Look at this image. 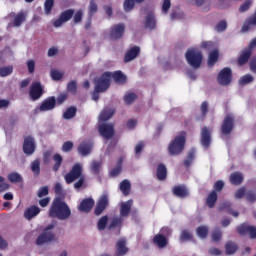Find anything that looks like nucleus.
I'll list each match as a JSON object with an SVG mask.
<instances>
[{"mask_svg": "<svg viewBox=\"0 0 256 256\" xmlns=\"http://www.w3.org/2000/svg\"><path fill=\"white\" fill-rule=\"evenodd\" d=\"M49 217L51 219H59L60 221H65L71 217V209L61 200V198H55L49 209Z\"/></svg>", "mask_w": 256, "mask_h": 256, "instance_id": "obj_1", "label": "nucleus"}, {"mask_svg": "<svg viewBox=\"0 0 256 256\" xmlns=\"http://www.w3.org/2000/svg\"><path fill=\"white\" fill-rule=\"evenodd\" d=\"M67 185H71L74 181H78L74 184V189H81L85 185V176H83V166L76 163L72 166L71 170L64 176Z\"/></svg>", "mask_w": 256, "mask_h": 256, "instance_id": "obj_2", "label": "nucleus"}, {"mask_svg": "<svg viewBox=\"0 0 256 256\" xmlns=\"http://www.w3.org/2000/svg\"><path fill=\"white\" fill-rule=\"evenodd\" d=\"M187 144V132L181 131L178 136L174 138L168 145L169 155L172 157H176L177 155H181L185 150V145Z\"/></svg>", "mask_w": 256, "mask_h": 256, "instance_id": "obj_3", "label": "nucleus"}, {"mask_svg": "<svg viewBox=\"0 0 256 256\" xmlns=\"http://www.w3.org/2000/svg\"><path fill=\"white\" fill-rule=\"evenodd\" d=\"M185 59L193 69H199L203 63V52L198 48H189L185 53Z\"/></svg>", "mask_w": 256, "mask_h": 256, "instance_id": "obj_4", "label": "nucleus"}, {"mask_svg": "<svg viewBox=\"0 0 256 256\" xmlns=\"http://www.w3.org/2000/svg\"><path fill=\"white\" fill-rule=\"evenodd\" d=\"M111 87V72H104L95 80V91L97 93H105Z\"/></svg>", "mask_w": 256, "mask_h": 256, "instance_id": "obj_5", "label": "nucleus"}, {"mask_svg": "<svg viewBox=\"0 0 256 256\" xmlns=\"http://www.w3.org/2000/svg\"><path fill=\"white\" fill-rule=\"evenodd\" d=\"M51 229H55V224H49L46 229L36 239V245H45V243H51L55 241V235L51 232Z\"/></svg>", "mask_w": 256, "mask_h": 256, "instance_id": "obj_6", "label": "nucleus"}, {"mask_svg": "<svg viewBox=\"0 0 256 256\" xmlns=\"http://www.w3.org/2000/svg\"><path fill=\"white\" fill-rule=\"evenodd\" d=\"M232 77L233 72L231 71V68L225 67L219 72L217 76V82L219 85L227 87V85H231Z\"/></svg>", "mask_w": 256, "mask_h": 256, "instance_id": "obj_7", "label": "nucleus"}, {"mask_svg": "<svg viewBox=\"0 0 256 256\" xmlns=\"http://www.w3.org/2000/svg\"><path fill=\"white\" fill-rule=\"evenodd\" d=\"M75 15L74 9H67L60 13L59 17L53 22V26L58 28L62 27L64 23L71 21Z\"/></svg>", "mask_w": 256, "mask_h": 256, "instance_id": "obj_8", "label": "nucleus"}, {"mask_svg": "<svg viewBox=\"0 0 256 256\" xmlns=\"http://www.w3.org/2000/svg\"><path fill=\"white\" fill-rule=\"evenodd\" d=\"M98 131L101 137L109 141V139H113L115 135V126L113 124L103 123L99 125Z\"/></svg>", "mask_w": 256, "mask_h": 256, "instance_id": "obj_9", "label": "nucleus"}, {"mask_svg": "<svg viewBox=\"0 0 256 256\" xmlns=\"http://www.w3.org/2000/svg\"><path fill=\"white\" fill-rule=\"evenodd\" d=\"M43 86L41 82H33L30 86L29 97L31 101H39L40 97H43Z\"/></svg>", "mask_w": 256, "mask_h": 256, "instance_id": "obj_10", "label": "nucleus"}, {"mask_svg": "<svg viewBox=\"0 0 256 256\" xmlns=\"http://www.w3.org/2000/svg\"><path fill=\"white\" fill-rule=\"evenodd\" d=\"M107 207H109V195L103 194L102 196H100L96 203V206L94 208V215L99 217V215H102Z\"/></svg>", "mask_w": 256, "mask_h": 256, "instance_id": "obj_11", "label": "nucleus"}, {"mask_svg": "<svg viewBox=\"0 0 256 256\" xmlns=\"http://www.w3.org/2000/svg\"><path fill=\"white\" fill-rule=\"evenodd\" d=\"M235 128V118L231 114H227L222 122L221 131L223 135H231Z\"/></svg>", "mask_w": 256, "mask_h": 256, "instance_id": "obj_12", "label": "nucleus"}, {"mask_svg": "<svg viewBox=\"0 0 256 256\" xmlns=\"http://www.w3.org/2000/svg\"><path fill=\"white\" fill-rule=\"evenodd\" d=\"M236 230H237V233H239L242 237H245V235H250V239H256L255 226L242 223L239 226H237Z\"/></svg>", "mask_w": 256, "mask_h": 256, "instance_id": "obj_13", "label": "nucleus"}, {"mask_svg": "<svg viewBox=\"0 0 256 256\" xmlns=\"http://www.w3.org/2000/svg\"><path fill=\"white\" fill-rule=\"evenodd\" d=\"M77 151L81 157H87V155L91 154V151H93V141L91 140H83L78 148Z\"/></svg>", "mask_w": 256, "mask_h": 256, "instance_id": "obj_14", "label": "nucleus"}, {"mask_svg": "<svg viewBox=\"0 0 256 256\" xmlns=\"http://www.w3.org/2000/svg\"><path fill=\"white\" fill-rule=\"evenodd\" d=\"M200 143L205 149H209L211 145V130L207 126L201 128Z\"/></svg>", "mask_w": 256, "mask_h": 256, "instance_id": "obj_15", "label": "nucleus"}, {"mask_svg": "<svg viewBox=\"0 0 256 256\" xmlns=\"http://www.w3.org/2000/svg\"><path fill=\"white\" fill-rule=\"evenodd\" d=\"M56 106L57 98H55V96H50L42 101L41 105L39 106V111H53V109H55Z\"/></svg>", "mask_w": 256, "mask_h": 256, "instance_id": "obj_16", "label": "nucleus"}, {"mask_svg": "<svg viewBox=\"0 0 256 256\" xmlns=\"http://www.w3.org/2000/svg\"><path fill=\"white\" fill-rule=\"evenodd\" d=\"M172 195L178 197V199H187L190 195L189 188L183 184L176 185L172 188Z\"/></svg>", "mask_w": 256, "mask_h": 256, "instance_id": "obj_17", "label": "nucleus"}, {"mask_svg": "<svg viewBox=\"0 0 256 256\" xmlns=\"http://www.w3.org/2000/svg\"><path fill=\"white\" fill-rule=\"evenodd\" d=\"M35 148V138L31 136H27L26 138H24L23 152L25 153V155H33V153H35Z\"/></svg>", "mask_w": 256, "mask_h": 256, "instance_id": "obj_18", "label": "nucleus"}, {"mask_svg": "<svg viewBox=\"0 0 256 256\" xmlns=\"http://www.w3.org/2000/svg\"><path fill=\"white\" fill-rule=\"evenodd\" d=\"M125 33V24H116L111 27L110 30V39L112 41H117V39H121L123 37V34Z\"/></svg>", "mask_w": 256, "mask_h": 256, "instance_id": "obj_19", "label": "nucleus"}, {"mask_svg": "<svg viewBox=\"0 0 256 256\" xmlns=\"http://www.w3.org/2000/svg\"><path fill=\"white\" fill-rule=\"evenodd\" d=\"M251 55H253V50H251L249 46L248 48H245L244 50H242L237 59V64L239 65V67H243V65H246V63H249V60L251 59Z\"/></svg>", "mask_w": 256, "mask_h": 256, "instance_id": "obj_20", "label": "nucleus"}, {"mask_svg": "<svg viewBox=\"0 0 256 256\" xmlns=\"http://www.w3.org/2000/svg\"><path fill=\"white\" fill-rule=\"evenodd\" d=\"M141 53V48L139 46H133L124 55V63H131L133 59H137Z\"/></svg>", "mask_w": 256, "mask_h": 256, "instance_id": "obj_21", "label": "nucleus"}, {"mask_svg": "<svg viewBox=\"0 0 256 256\" xmlns=\"http://www.w3.org/2000/svg\"><path fill=\"white\" fill-rule=\"evenodd\" d=\"M93 205H95V200L92 198L83 199L78 206L79 211L82 213H91V209H93Z\"/></svg>", "mask_w": 256, "mask_h": 256, "instance_id": "obj_22", "label": "nucleus"}, {"mask_svg": "<svg viewBox=\"0 0 256 256\" xmlns=\"http://www.w3.org/2000/svg\"><path fill=\"white\" fill-rule=\"evenodd\" d=\"M153 243L158 249H165L169 245V240L162 233H158L154 236Z\"/></svg>", "mask_w": 256, "mask_h": 256, "instance_id": "obj_23", "label": "nucleus"}, {"mask_svg": "<svg viewBox=\"0 0 256 256\" xmlns=\"http://www.w3.org/2000/svg\"><path fill=\"white\" fill-rule=\"evenodd\" d=\"M144 27L145 29H150V31L156 29L157 19H155V14L153 13V11L148 12V14L146 15Z\"/></svg>", "mask_w": 256, "mask_h": 256, "instance_id": "obj_24", "label": "nucleus"}, {"mask_svg": "<svg viewBox=\"0 0 256 256\" xmlns=\"http://www.w3.org/2000/svg\"><path fill=\"white\" fill-rule=\"evenodd\" d=\"M10 17H13V27H21L23 23H25L27 19V15L24 14V12H19L18 14H15V12L10 13Z\"/></svg>", "mask_w": 256, "mask_h": 256, "instance_id": "obj_25", "label": "nucleus"}, {"mask_svg": "<svg viewBox=\"0 0 256 256\" xmlns=\"http://www.w3.org/2000/svg\"><path fill=\"white\" fill-rule=\"evenodd\" d=\"M129 248H127V242L125 240H118L116 243V253L115 256H125L127 255Z\"/></svg>", "mask_w": 256, "mask_h": 256, "instance_id": "obj_26", "label": "nucleus"}, {"mask_svg": "<svg viewBox=\"0 0 256 256\" xmlns=\"http://www.w3.org/2000/svg\"><path fill=\"white\" fill-rule=\"evenodd\" d=\"M131 207H133L132 200L122 202L120 205V217H129V214L131 213Z\"/></svg>", "mask_w": 256, "mask_h": 256, "instance_id": "obj_27", "label": "nucleus"}, {"mask_svg": "<svg viewBox=\"0 0 256 256\" xmlns=\"http://www.w3.org/2000/svg\"><path fill=\"white\" fill-rule=\"evenodd\" d=\"M111 79H113L117 85H125V83H127V76H125L121 70L111 72Z\"/></svg>", "mask_w": 256, "mask_h": 256, "instance_id": "obj_28", "label": "nucleus"}, {"mask_svg": "<svg viewBox=\"0 0 256 256\" xmlns=\"http://www.w3.org/2000/svg\"><path fill=\"white\" fill-rule=\"evenodd\" d=\"M41 213V209L38 206H31L30 208H27L24 212V217L28 221H31L33 217H37Z\"/></svg>", "mask_w": 256, "mask_h": 256, "instance_id": "obj_29", "label": "nucleus"}, {"mask_svg": "<svg viewBox=\"0 0 256 256\" xmlns=\"http://www.w3.org/2000/svg\"><path fill=\"white\" fill-rule=\"evenodd\" d=\"M156 177L159 181H165V179H167V166H165V164H158L156 170Z\"/></svg>", "mask_w": 256, "mask_h": 256, "instance_id": "obj_30", "label": "nucleus"}, {"mask_svg": "<svg viewBox=\"0 0 256 256\" xmlns=\"http://www.w3.org/2000/svg\"><path fill=\"white\" fill-rule=\"evenodd\" d=\"M53 161H54V165L52 169L54 173H57V171L61 169V165H63V156H61V154L59 153H56L53 155Z\"/></svg>", "mask_w": 256, "mask_h": 256, "instance_id": "obj_31", "label": "nucleus"}, {"mask_svg": "<svg viewBox=\"0 0 256 256\" xmlns=\"http://www.w3.org/2000/svg\"><path fill=\"white\" fill-rule=\"evenodd\" d=\"M229 180L232 185H241V183H243V174H241V172H233Z\"/></svg>", "mask_w": 256, "mask_h": 256, "instance_id": "obj_32", "label": "nucleus"}, {"mask_svg": "<svg viewBox=\"0 0 256 256\" xmlns=\"http://www.w3.org/2000/svg\"><path fill=\"white\" fill-rule=\"evenodd\" d=\"M215 203H217V192L211 191L206 198V205L210 209H213V207H215Z\"/></svg>", "mask_w": 256, "mask_h": 256, "instance_id": "obj_33", "label": "nucleus"}, {"mask_svg": "<svg viewBox=\"0 0 256 256\" xmlns=\"http://www.w3.org/2000/svg\"><path fill=\"white\" fill-rule=\"evenodd\" d=\"M180 243H186V241H193V233L189 230H182L179 236Z\"/></svg>", "mask_w": 256, "mask_h": 256, "instance_id": "obj_34", "label": "nucleus"}, {"mask_svg": "<svg viewBox=\"0 0 256 256\" xmlns=\"http://www.w3.org/2000/svg\"><path fill=\"white\" fill-rule=\"evenodd\" d=\"M77 115V107L71 106L66 109L63 113V119L69 120L73 119Z\"/></svg>", "mask_w": 256, "mask_h": 256, "instance_id": "obj_35", "label": "nucleus"}, {"mask_svg": "<svg viewBox=\"0 0 256 256\" xmlns=\"http://www.w3.org/2000/svg\"><path fill=\"white\" fill-rule=\"evenodd\" d=\"M120 191L127 197L131 193V182L129 180H123L120 183Z\"/></svg>", "mask_w": 256, "mask_h": 256, "instance_id": "obj_36", "label": "nucleus"}, {"mask_svg": "<svg viewBox=\"0 0 256 256\" xmlns=\"http://www.w3.org/2000/svg\"><path fill=\"white\" fill-rule=\"evenodd\" d=\"M115 115V110L106 108L100 114V121H109Z\"/></svg>", "mask_w": 256, "mask_h": 256, "instance_id": "obj_37", "label": "nucleus"}, {"mask_svg": "<svg viewBox=\"0 0 256 256\" xmlns=\"http://www.w3.org/2000/svg\"><path fill=\"white\" fill-rule=\"evenodd\" d=\"M217 61H219V51L214 50L209 53L208 67H213V65H215V63H217Z\"/></svg>", "mask_w": 256, "mask_h": 256, "instance_id": "obj_38", "label": "nucleus"}, {"mask_svg": "<svg viewBox=\"0 0 256 256\" xmlns=\"http://www.w3.org/2000/svg\"><path fill=\"white\" fill-rule=\"evenodd\" d=\"M7 179L10 183H23V177L17 172L8 174Z\"/></svg>", "mask_w": 256, "mask_h": 256, "instance_id": "obj_39", "label": "nucleus"}, {"mask_svg": "<svg viewBox=\"0 0 256 256\" xmlns=\"http://www.w3.org/2000/svg\"><path fill=\"white\" fill-rule=\"evenodd\" d=\"M225 249H226V255H233L234 253L237 252V249H239V246H237L233 241H228L225 244Z\"/></svg>", "mask_w": 256, "mask_h": 256, "instance_id": "obj_40", "label": "nucleus"}, {"mask_svg": "<svg viewBox=\"0 0 256 256\" xmlns=\"http://www.w3.org/2000/svg\"><path fill=\"white\" fill-rule=\"evenodd\" d=\"M109 223V216H102L97 222L98 231H105L107 229V224Z\"/></svg>", "mask_w": 256, "mask_h": 256, "instance_id": "obj_41", "label": "nucleus"}, {"mask_svg": "<svg viewBox=\"0 0 256 256\" xmlns=\"http://www.w3.org/2000/svg\"><path fill=\"white\" fill-rule=\"evenodd\" d=\"M121 225H123V218L116 216L111 219L108 229H115V227H121Z\"/></svg>", "mask_w": 256, "mask_h": 256, "instance_id": "obj_42", "label": "nucleus"}, {"mask_svg": "<svg viewBox=\"0 0 256 256\" xmlns=\"http://www.w3.org/2000/svg\"><path fill=\"white\" fill-rule=\"evenodd\" d=\"M31 171L34 175L39 176L41 173V161L39 159L34 160L31 163Z\"/></svg>", "mask_w": 256, "mask_h": 256, "instance_id": "obj_43", "label": "nucleus"}, {"mask_svg": "<svg viewBox=\"0 0 256 256\" xmlns=\"http://www.w3.org/2000/svg\"><path fill=\"white\" fill-rule=\"evenodd\" d=\"M195 159V150H191L186 159L184 160L183 164H184V167H186V169H189V167H191L193 161Z\"/></svg>", "mask_w": 256, "mask_h": 256, "instance_id": "obj_44", "label": "nucleus"}, {"mask_svg": "<svg viewBox=\"0 0 256 256\" xmlns=\"http://www.w3.org/2000/svg\"><path fill=\"white\" fill-rule=\"evenodd\" d=\"M53 7H55V0H45L44 2L45 15H51V12L53 11Z\"/></svg>", "mask_w": 256, "mask_h": 256, "instance_id": "obj_45", "label": "nucleus"}, {"mask_svg": "<svg viewBox=\"0 0 256 256\" xmlns=\"http://www.w3.org/2000/svg\"><path fill=\"white\" fill-rule=\"evenodd\" d=\"M196 234L200 239H206L207 235H209V228L207 226H199L196 229Z\"/></svg>", "mask_w": 256, "mask_h": 256, "instance_id": "obj_46", "label": "nucleus"}, {"mask_svg": "<svg viewBox=\"0 0 256 256\" xmlns=\"http://www.w3.org/2000/svg\"><path fill=\"white\" fill-rule=\"evenodd\" d=\"M90 171H92L94 175H99V173L101 172V161H92L90 165Z\"/></svg>", "mask_w": 256, "mask_h": 256, "instance_id": "obj_47", "label": "nucleus"}, {"mask_svg": "<svg viewBox=\"0 0 256 256\" xmlns=\"http://www.w3.org/2000/svg\"><path fill=\"white\" fill-rule=\"evenodd\" d=\"M220 209L223 210V209H227L228 212L230 213V215H233V217H239V212L238 211H234L231 209V204L230 202H223L221 205H220Z\"/></svg>", "mask_w": 256, "mask_h": 256, "instance_id": "obj_48", "label": "nucleus"}, {"mask_svg": "<svg viewBox=\"0 0 256 256\" xmlns=\"http://www.w3.org/2000/svg\"><path fill=\"white\" fill-rule=\"evenodd\" d=\"M88 9H89L88 11L89 17H93V15L97 13V11L99 10V7L97 6V2H95V0H90Z\"/></svg>", "mask_w": 256, "mask_h": 256, "instance_id": "obj_49", "label": "nucleus"}, {"mask_svg": "<svg viewBox=\"0 0 256 256\" xmlns=\"http://www.w3.org/2000/svg\"><path fill=\"white\" fill-rule=\"evenodd\" d=\"M251 5H253V1L245 0L239 7V13H245L249 11V9H251Z\"/></svg>", "mask_w": 256, "mask_h": 256, "instance_id": "obj_50", "label": "nucleus"}, {"mask_svg": "<svg viewBox=\"0 0 256 256\" xmlns=\"http://www.w3.org/2000/svg\"><path fill=\"white\" fill-rule=\"evenodd\" d=\"M13 73V66H6L0 68V77H9Z\"/></svg>", "mask_w": 256, "mask_h": 256, "instance_id": "obj_51", "label": "nucleus"}, {"mask_svg": "<svg viewBox=\"0 0 256 256\" xmlns=\"http://www.w3.org/2000/svg\"><path fill=\"white\" fill-rule=\"evenodd\" d=\"M221 237H223V233L221 232V229L216 228L212 232V241H215V243H219L221 241Z\"/></svg>", "mask_w": 256, "mask_h": 256, "instance_id": "obj_52", "label": "nucleus"}, {"mask_svg": "<svg viewBox=\"0 0 256 256\" xmlns=\"http://www.w3.org/2000/svg\"><path fill=\"white\" fill-rule=\"evenodd\" d=\"M135 3V0L124 1V10L126 11V13H129V11H133V9L135 8Z\"/></svg>", "mask_w": 256, "mask_h": 256, "instance_id": "obj_53", "label": "nucleus"}, {"mask_svg": "<svg viewBox=\"0 0 256 256\" xmlns=\"http://www.w3.org/2000/svg\"><path fill=\"white\" fill-rule=\"evenodd\" d=\"M253 79V76L246 74L240 78L239 83L240 85H249V83H253Z\"/></svg>", "mask_w": 256, "mask_h": 256, "instance_id": "obj_54", "label": "nucleus"}, {"mask_svg": "<svg viewBox=\"0 0 256 256\" xmlns=\"http://www.w3.org/2000/svg\"><path fill=\"white\" fill-rule=\"evenodd\" d=\"M227 29V21L221 20L220 22L217 23L215 26V31L218 33H223Z\"/></svg>", "mask_w": 256, "mask_h": 256, "instance_id": "obj_55", "label": "nucleus"}, {"mask_svg": "<svg viewBox=\"0 0 256 256\" xmlns=\"http://www.w3.org/2000/svg\"><path fill=\"white\" fill-rule=\"evenodd\" d=\"M73 17V23L77 24V23H81V21H83V10H78L76 12H74Z\"/></svg>", "mask_w": 256, "mask_h": 256, "instance_id": "obj_56", "label": "nucleus"}, {"mask_svg": "<svg viewBox=\"0 0 256 256\" xmlns=\"http://www.w3.org/2000/svg\"><path fill=\"white\" fill-rule=\"evenodd\" d=\"M135 99H137V94L135 93H129L124 96V102L126 103V105L133 104V101H135Z\"/></svg>", "mask_w": 256, "mask_h": 256, "instance_id": "obj_57", "label": "nucleus"}, {"mask_svg": "<svg viewBox=\"0 0 256 256\" xmlns=\"http://www.w3.org/2000/svg\"><path fill=\"white\" fill-rule=\"evenodd\" d=\"M214 190L215 193H221V191H223V188L225 187V182H223L222 180H218L214 183Z\"/></svg>", "mask_w": 256, "mask_h": 256, "instance_id": "obj_58", "label": "nucleus"}, {"mask_svg": "<svg viewBox=\"0 0 256 256\" xmlns=\"http://www.w3.org/2000/svg\"><path fill=\"white\" fill-rule=\"evenodd\" d=\"M74 144L72 141H66L62 145V151L63 153H69L73 150Z\"/></svg>", "mask_w": 256, "mask_h": 256, "instance_id": "obj_59", "label": "nucleus"}, {"mask_svg": "<svg viewBox=\"0 0 256 256\" xmlns=\"http://www.w3.org/2000/svg\"><path fill=\"white\" fill-rule=\"evenodd\" d=\"M47 195H49V187L43 186L38 190L37 197H39V199L47 197Z\"/></svg>", "mask_w": 256, "mask_h": 256, "instance_id": "obj_60", "label": "nucleus"}, {"mask_svg": "<svg viewBox=\"0 0 256 256\" xmlns=\"http://www.w3.org/2000/svg\"><path fill=\"white\" fill-rule=\"evenodd\" d=\"M67 91L70 93H77V82L75 80H72L67 84Z\"/></svg>", "mask_w": 256, "mask_h": 256, "instance_id": "obj_61", "label": "nucleus"}, {"mask_svg": "<svg viewBox=\"0 0 256 256\" xmlns=\"http://www.w3.org/2000/svg\"><path fill=\"white\" fill-rule=\"evenodd\" d=\"M51 77L53 81H61V79H63V73L58 70H51Z\"/></svg>", "mask_w": 256, "mask_h": 256, "instance_id": "obj_62", "label": "nucleus"}, {"mask_svg": "<svg viewBox=\"0 0 256 256\" xmlns=\"http://www.w3.org/2000/svg\"><path fill=\"white\" fill-rule=\"evenodd\" d=\"M27 68H28V72L30 75H33V73H35V60H28L26 62Z\"/></svg>", "mask_w": 256, "mask_h": 256, "instance_id": "obj_63", "label": "nucleus"}, {"mask_svg": "<svg viewBox=\"0 0 256 256\" xmlns=\"http://www.w3.org/2000/svg\"><path fill=\"white\" fill-rule=\"evenodd\" d=\"M235 199H243L245 197V187L239 188L234 195Z\"/></svg>", "mask_w": 256, "mask_h": 256, "instance_id": "obj_64", "label": "nucleus"}]
</instances>
